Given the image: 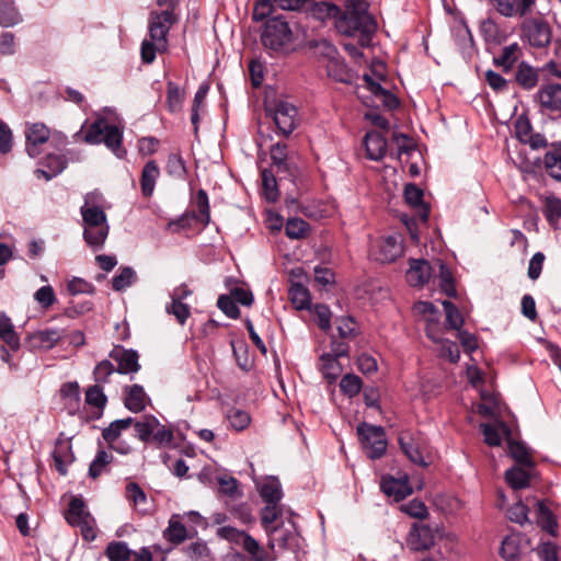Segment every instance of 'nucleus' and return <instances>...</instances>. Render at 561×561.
Instances as JSON below:
<instances>
[{"instance_id":"cd10ccee","label":"nucleus","mask_w":561,"mask_h":561,"mask_svg":"<svg viewBox=\"0 0 561 561\" xmlns=\"http://www.w3.org/2000/svg\"><path fill=\"white\" fill-rule=\"evenodd\" d=\"M125 407L134 412L138 413L145 410L148 401V397L144 388L139 385H133L125 388Z\"/></svg>"},{"instance_id":"c85d7f7f","label":"nucleus","mask_w":561,"mask_h":561,"mask_svg":"<svg viewBox=\"0 0 561 561\" xmlns=\"http://www.w3.org/2000/svg\"><path fill=\"white\" fill-rule=\"evenodd\" d=\"M160 176V169L156 161H148L141 171L140 188L145 197H150L153 194L157 180Z\"/></svg>"},{"instance_id":"bb28decb","label":"nucleus","mask_w":561,"mask_h":561,"mask_svg":"<svg viewBox=\"0 0 561 561\" xmlns=\"http://www.w3.org/2000/svg\"><path fill=\"white\" fill-rule=\"evenodd\" d=\"M367 157L370 160H381L387 152V139L378 131H369L364 138Z\"/></svg>"},{"instance_id":"393cba45","label":"nucleus","mask_w":561,"mask_h":561,"mask_svg":"<svg viewBox=\"0 0 561 561\" xmlns=\"http://www.w3.org/2000/svg\"><path fill=\"white\" fill-rule=\"evenodd\" d=\"M432 272L426 260H412L407 271V282L413 287H422L430 280Z\"/></svg>"},{"instance_id":"412c9836","label":"nucleus","mask_w":561,"mask_h":561,"mask_svg":"<svg viewBox=\"0 0 561 561\" xmlns=\"http://www.w3.org/2000/svg\"><path fill=\"white\" fill-rule=\"evenodd\" d=\"M196 531L188 530L183 524V516L180 514L171 515L167 528L163 530V538L174 546L183 543L191 538Z\"/></svg>"},{"instance_id":"338daca9","label":"nucleus","mask_w":561,"mask_h":561,"mask_svg":"<svg viewBox=\"0 0 561 561\" xmlns=\"http://www.w3.org/2000/svg\"><path fill=\"white\" fill-rule=\"evenodd\" d=\"M500 553L506 561H515L519 556L518 540L515 537H506L502 541Z\"/></svg>"},{"instance_id":"69168bd1","label":"nucleus","mask_w":561,"mask_h":561,"mask_svg":"<svg viewBox=\"0 0 561 561\" xmlns=\"http://www.w3.org/2000/svg\"><path fill=\"white\" fill-rule=\"evenodd\" d=\"M165 310L168 313L173 314L181 325H184L191 316L190 306L180 301L171 300V304L165 307Z\"/></svg>"},{"instance_id":"0e129e2a","label":"nucleus","mask_w":561,"mask_h":561,"mask_svg":"<svg viewBox=\"0 0 561 561\" xmlns=\"http://www.w3.org/2000/svg\"><path fill=\"white\" fill-rule=\"evenodd\" d=\"M227 419L232 428L243 431L251 422V417L247 411L240 409H231L227 414Z\"/></svg>"},{"instance_id":"13d9d810","label":"nucleus","mask_w":561,"mask_h":561,"mask_svg":"<svg viewBox=\"0 0 561 561\" xmlns=\"http://www.w3.org/2000/svg\"><path fill=\"white\" fill-rule=\"evenodd\" d=\"M136 280V273L131 267H124L112 279V288L121 291L129 287Z\"/></svg>"},{"instance_id":"8fccbe9b","label":"nucleus","mask_w":561,"mask_h":561,"mask_svg":"<svg viewBox=\"0 0 561 561\" xmlns=\"http://www.w3.org/2000/svg\"><path fill=\"white\" fill-rule=\"evenodd\" d=\"M543 215L549 225L556 226L561 218V198L547 196L545 198Z\"/></svg>"},{"instance_id":"e433bc0d","label":"nucleus","mask_w":561,"mask_h":561,"mask_svg":"<svg viewBox=\"0 0 561 561\" xmlns=\"http://www.w3.org/2000/svg\"><path fill=\"white\" fill-rule=\"evenodd\" d=\"M520 47L517 43L505 46L497 57H494V64L504 71H510L517 61Z\"/></svg>"},{"instance_id":"f8f14e48","label":"nucleus","mask_w":561,"mask_h":561,"mask_svg":"<svg viewBox=\"0 0 561 561\" xmlns=\"http://www.w3.org/2000/svg\"><path fill=\"white\" fill-rule=\"evenodd\" d=\"M357 433L369 458L378 459L383 456L387 449V438L381 426L363 423L357 427Z\"/></svg>"},{"instance_id":"7c9ffc66","label":"nucleus","mask_w":561,"mask_h":561,"mask_svg":"<svg viewBox=\"0 0 561 561\" xmlns=\"http://www.w3.org/2000/svg\"><path fill=\"white\" fill-rule=\"evenodd\" d=\"M126 497L139 513L145 515L151 512L149 500L138 483L129 482L127 484Z\"/></svg>"},{"instance_id":"774afa93","label":"nucleus","mask_w":561,"mask_h":561,"mask_svg":"<svg viewBox=\"0 0 561 561\" xmlns=\"http://www.w3.org/2000/svg\"><path fill=\"white\" fill-rule=\"evenodd\" d=\"M537 554L541 561H559V547L551 541L541 542L537 547Z\"/></svg>"},{"instance_id":"9b49d317","label":"nucleus","mask_w":561,"mask_h":561,"mask_svg":"<svg viewBox=\"0 0 561 561\" xmlns=\"http://www.w3.org/2000/svg\"><path fill=\"white\" fill-rule=\"evenodd\" d=\"M266 113L273 117L277 129L284 135H290L297 126V108L286 100L266 103Z\"/></svg>"},{"instance_id":"4d7b16f0","label":"nucleus","mask_w":561,"mask_h":561,"mask_svg":"<svg viewBox=\"0 0 561 561\" xmlns=\"http://www.w3.org/2000/svg\"><path fill=\"white\" fill-rule=\"evenodd\" d=\"M438 268H439V286L442 290L448 296L454 297L456 296V288L454 285V278L450 270L447 267L446 264L438 261Z\"/></svg>"},{"instance_id":"ea45409f","label":"nucleus","mask_w":561,"mask_h":561,"mask_svg":"<svg viewBox=\"0 0 561 561\" xmlns=\"http://www.w3.org/2000/svg\"><path fill=\"white\" fill-rule=\"evenodd\" d=\"M133 424H135L133 417L116 420L102 431V436L107 444L116 443L121 433L129 428Z\"/></svg>"},{"instance_id":"bf43d9fd","label":"nucleus","mask_w":561,"mask_h":561,"mask_svg":"<svg viewBox=\"0 0 561 561\" xmlns=\"http://www.w3.org/2000/svg\"><path fill=\"white\" fill-rule=\"evenodd\" d=\"M263 194L268 202H276L278 198V190L276 179L272 172L264 170L262 172Z\"/></svg>"},{"instance_id":"a19ab883","label":"nucleus","mask_w":561,"mask_h":561,"mask_svg":"<svg viewBox=\"0 0 561 561\" xmlns=\"http://www.w3.org/2000/svg\"><path fill=\"white\" fill-rule=\"evenodd\" d=\"M505 480L514 490L525 489L529 485L530 474L520 467H513L505 472Z\"/></svg>"},{"instance_id":"37998d69","label":"nucleus","mask_w":561,"mask_h":561,"mask_svg":"<svg viewBox=\"0 0 561 561\" xmlns=\"http://www.w3.org/2000/svg\"><path fill=\"white\" fill-rule=\"evenodd\" d=\"M20 21L21 16L13 1L0 0V25L3 27H11Z\"/></svg>"},{"instance_id":"ddd939ff","label":"nucleus","mask_w":561,"mask_h":561,"mask_svg":"<svg viewBox=\"0 0 561 561\" xmlns=\"http://www.w3.org/2000/svg\"><path fill=\"white\" fill-rule=\"evenodd\" d=\"M537 0H489L492 10L505 19L531 15Z\"/></svg>"},{"instance_id":"58836bf2","label":"nucleus","mask_w":561,"mask_h":561,"mask_svg":"<svg viewBox=\"0 0 561 561\" xmlns=\"http://www.w3.org/2000/svg\"><path fill=\"white\" fill-rule=\"evenodd\" d=\"M289 298L293 305L298 310L309 309L311 304V296L305 286L299 283H295L289 288Z\"/></svg>"},{"instance_id":"473e14b6","label":"nucleus","mask_w":561,"mask_h":561,"mask_svg":"<svg viewBox=\"0 0 561 561\" xmlns=\"http://www.w3.org/2000/svg\"><path fill=\"white\" fill-rule=\"evenodd\" d=\"M53 458L57 471L65 476L67 473V465L73 460L70 443L58 438L53 451Z\"/></svg>"},{"instance_id":"9d476101","label":"nucleus","mask_w":561,"mask_h":561,"mask_svg":"<svg viewBox=\"0 0 561 561\" xmlns=\"http://www.w3.org/2000/svg\"><path fill=\"white\" fill-rule=\"evenodd\" d=\"M67 522L81 530L84 540L93 541L96 538L95 520L88 512L82 499L72 497L66 512Z\"/></svg>"},{"instance_id":"680f3d73","label":"nucleus","mask_w":561,"mask_h":561,"mask_svg":"<svg viewBox=\"0 0 561 561\" xmlns=\"http://www.w3.org/2000/svg\"><path fill=\"white\" fill-rule=\"evenodd\" d=\"M117 371V369L114 367V365L107 360L104 359L100 362L94 370H93V377L95 385L102 386L103 383H106L110 381V377Z\"/></svg>"},{"instance_id":"6e6d98bb","label":"nucleus","mask_w":561,"mask_h":561,"mask_svg":"<svg viewBox=\"0 0 561 561\" xmlns=\"http://www.w3.org/2000/svg\"><path fill=\"white\" fill-rule=\"evenodd\" d=\"M362 379L354 374L344 375L340 382L341 391L350 398L357 396L362 390Z\"/></svg>"},{"instance_id":"3c124183","label":"nucleus","mask_w":561,"mask_h":561,"mask_svg":"<svg viewBox=\"0 0 561 561\" xmlns=\"http://www.w3.org/2000/svg\"><path fill=\"white\" fill-rule=\"evenodd\" d=\"M280 515L282 508L278 504L266 503V506L261 512V523L266 533L277 526L276 523Z\"/></svg>"},{"instance_id":"7ed1b4c3","label":"nucleus","mask_w":561,"mask_h":561,"mask_svg":"<svg viewBox=\"0 0 561 561\" xmlns=\"http://www.w3.org/2000/svg\"><path fill=\"white\" fill-rule=\"evenodd\" d=\"M413 310L417 314L425 317L426 334L435 343L439 344V355L451 363H457L460 358L458 345L449 340H444L439 335V311L427 301H420L414 305Z\"/></svg>"},{"instance_id":"20e7f679","label":"nucleus","mask_w":561,"mask_h":561,"mask_svg":"<svg viewBox=\"0 0 561 561\" xmlns=\"http://www.w3.org/2000/svg\"><path fill=\"white\" fill-rule=\"evenodd\" d=\"M84 140L91 145L104 142L115 156L123 158L126 153L122 147L123 135L115 125H110L104 118L96 119L88 128Z\"/></svg>"},{"instance_id":"f704fd0d","label":"nucleus","mask_w":561,"mask_h":561,"mask_svg":"<svg viewBox=\"0 0 561 561\" xmlns=\"http://www.w3.org/2000/svg\"><path fill=\"white\" fill-rule=\"evenodd\" d=\"M516 82L525 90L535 88L538 83L537 70L526 62L519 64L515 73Z\"/></svg>"},{"instance_id":"c9c22d12","label":"nucleus","mask_w":561,"mask_h":561,"mask_svg":"<svg viewBox=\"0 0 561 561\" xmlns=\"http://www.w3.org/2000/svg\"><path fill=\"white\" fill-rule=\"evenodd\" d=\"M0 337L12 350H19L20 337L14 331V327L11 322V319L3 312H0Z\"/></svg>"},{"instance_id":"79ce46f5","label":"nucleus","mask_w":561,"mask_h":561,"mask_svg":"<svg viewBox=\"0 0 561 561\" xmlns=\"http://www.w3.org/2000/svg\"><path fill=\"white\" fill-rule=\"evenodd\" d=\"M321 371L323 377L329 381L333 382L336 378L342 374L343 367L339 362V358H335L334 355H325L321 356Z\"/></svg>"},{"instance_id":"c03bdc74","label":"nucleus","mask_w":561,"mask_h":561,"mask_svg":"<svg viewBox=\"0 0 561 561\" xmlns=\"http://www.w3.org/2000/svg\"><path fill=\"white\" fill-rule=\"evenodd\" d=\"M537 519L539 526L552 536L557 535L558 523L551 511L542 503H537Z\"/></svg>"},{"instance_id":"5fc2aeb1","label":"nucleus","mask_w":561,"mask_h":561,"mask_svg":"<svg viewBox=\"0 0 561 561\" xmlns=\"http://www.w3.org/2000/svg\"><path fill=\"white\" fill-rule=\"evenodd\" d=\"M165 169L167 173L175 179H184L187 173L185 162L179 153H171L168 157Z\"/></svg>"},{"instance_id":"5701e85b","label":"nucleus","mask_w":561,"mask_h":561,"mask_svg":"<svg viewBox=\"0 0 561 561\" xmlns=\"http://www.w3.org/2000/svg\"><path fill=\"white\" fill-rule=\"evenodd\" d=\"M110 357L117 362V373L119 374H133L140 369L139 356L134 350H125L117 346L110 353Z\"/></svg>"},{"instance_id":"a878e982","label":"nucleus","mask_w":561,"mask_h":561,"mask_svg":"<svg viewBox=\"0 0 561 561\" xmlns=\"http://www.w3.org/2000/svg\"><path fill=\"white\" fill-rule=\"evenodd\" d=\"M423 191L415 184H408L404 188L405 202L416 210L420 220L426 222L430 216V208L423 202Z\"/></svg>"},{"instance_id":"4c0bfd02","label":"nucleus","mask_w":561,"mask_h":561,"mask_svg":"<svg viewBox=\"0 0 561 561\" xmlns=\"http://www.w3.org/2000/svg\"><path fill=\"white\" fill-rule=\"evenodd\" d=\"M266 534L268 536L267 546L271 550H274L276 547L279 549H286L289 545V540L293 539L291 530L284 528L283 525H277Z\"/></svg>"},{"instance_id":"39448f33","label":"nucleus","mask_w":561,"mask_h":561,"mask_svg":"<svg viewBox=\"0 0 561 561\" xmlns=\"http://www.w3.org/2000/svg\"><path fill=\"white\" fill-rule=\"evenodd\" d=\"M136 436L144 443H153L157 447L169 446L174 438L173 431L161 424L153 415H145L135 421Z\"/></svg>"},{"instance_id":"49530a36","label":"nucleus","mask_w":561,"mask_h":561,"mask_svg":"<svg viewBox=\"0 0 561 561\" xmlns=\"http://www.w3.org/2000/svg\"><path fill=\"white\" fill-rule=\"evenodd\" d=\"M113 459L114 458L111 453L103 449L99 450L90 465L89 477L92 479L99 478L104 471H106L107 466L113 461Z\"/></svg>"},{"instance_id":"6e6552de","label":"nucleus","mask_w":561,"mask_h":561,"mask_svg":"<svg viewBox=\"0 0 561 561\" xmlns=\"http://www.w3.org/2000/svg\"><path fill=\"white\" fill-rule=\"evenodd\" d=\"M522 19L523 21L519 25L520 37L533 47H547L551 42V27L549 23L539 16L527 15Z\"/></svg>"},{"instance_id":"1a4fd4ad","label":"nucleus","mask_w":561,"mask_h":561,"mask_svg":"<svg viewBox=\"0 0 561 561\" xmlns=\"http://www.w3.org/2000/svg\"><path fill=\"white\" fill-rule=\"evenodd\" d=\"M318 48L323 57L328 76L337 82L352 83L354 75L339 56L336 48L328 41L320 42Z\"/></svg>"},{"instance_id":"603ef678","label":"nucleus","mask_w":561,"mask_h":561,"mask_svg":"<svg viewBox=\"0 0 561 561\" xmlns=\"http://www.w3.org/2000/svg\"><path fill=\"white\" fill-rule=\"evenodd\" d=\"M106 556L110 561H129L133 558V550L125 542H111L106 548Z\"/></svg>"},{"instance_id":"6ab92c4d","label":"nucleus","mask_w":561,"mask_h":561,"mask_svg":"<svg viewBox=\"0 0 561 561\" xmlns=\"http://www.w3.org/2000/svg\"><path fill=\"white\" fill-rule=\"evenodd\" d=\"M50 138V129L44 123H31L25 128L26 152L36 158L42 153V146Z\"/></svg>"},{"instance_id":"dca6fc26","label":"nucleus","mask_w":561,"mask_h":561,"mask_svg":"<svg viewBox=\"0 0 561 561\" xmlns=\"http://www.w3.org/2000/svg\"><path fill=\"white\" fill-rule=\"evenodd\" d=\"M103 196L99 192H91L84 196V204L80 208L83 226L106 225L107 217L102 207Z\"/></svg>"},{"instance_id":"f3484780","label":"nucleus","mask_w":561,"mask_h":561,"mask_svg":"<svg viewBox=\"0 0 561 561\" xmlns=\"http://www.w3.org/2000/svg\"><path fill=\"white\" fill-rule=\"evenodd\" d=\"M399 444L401 450L411 462L421 467L428 465L424 459L426 444L420 435H414L411 432H402L399 436Z\"/></svg>"},{"instance_id":"a18cd8bd","label":"nucleus","mask_w":561,"mask_h":561,"mask_svg":"<svg viewBox=\"0 0 561 561\" xmlns=\"http://www.w3.org/2000/svg\"><path fill=\"white\" fill-rule=\"evenodd\" d=\"M185 99L184 91L174 82L169 81L167 85V106L171 113H176L182 108Z\"/></svg>"},{"instance_id":"e2e57ef3","label":"nucleus","mask_w":561,"mask_h":561,"mask_svg":"<svg viewBox=\"0 0 561 561\" xmlns=\"http://www.w3.org/2000/svg\"><path fill=\"white\" fill-rule=\"evenodd\" d=\"M442 305L446 313V323L448 327L450 329L459 330L463 324V319L458 308L449 300H444Z\"/></svg>"},{"instance_id":"de8ad7c7","label":"nucleus","mask_w":561,"mask_h":561,"mask_svg":"<svg viewBox=\"0 0 561 561\" xmlns=\"http://www.w3.org/2000/svg\"><path fill=\"white\" fill-rule=\"evenodd\" d=\"M260 495L266 503L278 504L283 496L279 481L272 479L263 483L260 489Z\"/></svg>"},{"instance_id":"f257e3e1","label":"nucleus","mask_w":561,"mask_h":561,"mask_svg":"<svg viewBox=\"0 0 561 561\" xmlns=\"http://www.w3.org/2000/svg\"><path fill=\"white\" fill-rule=\"evenodd\" d=\"M344 10L329 2H321L319 8L320 11H325L327 16L334 18L339 33L358 36L360 46L368 47L377 31V22L368 12V2L366 0H344Z\"/></svg>"},{"instance_id":"72a5a7b5","label":"nucleus","mask_w":561,"mask_h":561,"mask_svg":"<svg viewBox=\"0 0 561 561\" xmlns=\"http://www.w3.org/2000/svg\"><path fill=\"white\" fill-rule=\"evenodd\" d=\"M480 32L488 43L501 44L506 39L505 32L492 18H486L480 23Z\"/></svg>"},{"instance_id":"c756f323","label":"nucleus","mask_w":561,"mask_h":561,"mask_svg":"<svg viewBox=\"0 0 561 561\" xmlns=\"http://www.w3.org/2000/svg\"><path fill=\"white\" fill-rule=\"evenodd\" d=\"M543 165L552 179L561 181V141L550 146L545 153Z\"/></svg>"},{"instance_id":"864d4df0","label":"nucleus","mask_w":561,"mask_h":561,"mask_svg":"<svg viewBox=\"0 0 561 561\" xmlns=\"http://www.w3.org/2000/svg\"><path fill=\"white\" fill-rule=\"evenodd\" d=\"M508 453L517 463H520L527 468L534 467L531 456L523 444L517 442H510Z\"/></svg>"},{"instance_id":"f03ea898","label":"nucleus","mask_w":561,"mask_h":561,"mask_svg":"<svg viewBox=\"0 0 561 561\" xmlns=\"http://www.w3.org/2000/svg\"><path fill=\"white\" fill-rule=\"evenodd\" d=\"M176 16L170 10L151 12L148 21L149 38L141 43L140 55L145 64H151L157 53H164L168 49V34Z\"/></svg>"},{"instance_id":"2f4dec72","label":"nucleus","mask_w":561,"mask_h":561,"mask_svg":"<svg viewBox=\"0 0 561 561\" xmlns=\"http://www.w3.org/2000/svg\"><path fill=\"white\" fill-rule=\"evenodd\" d=\"M108 224L99 226H83V239L93 250H101L108 236Z\"/></svg>"},{"instance_id":"2eb2a0df","label":"nucleus","mask_w":561,"mask_h":561,"mask_svg":"<svg viewBox=\"0 0 561 561\" xmlns=\"http://www.w3.org/2000/svg\"><path fill=\"white\" fill-rule=\"evenodd\" d=\"M403 253V240L400 234H391L380 238L373 247L371 255L381 263H391Z\"/></svg>"},{"instance_id":"4468645a","label":"nucleus","mask_w":561,"mask_h":561,"mask_svg":"<svg viewBox=\"0 0 561 561\" xmlns=\"http://www.w3.org/2000/svg\"><path fill=\"white\" fill-rule=\"evenodd\" d=\"M195 204L197 214L186 213L181 218L169 224L172 231L178 232L181 229H185L190 226L191 219H196L204 226H207L210 221L209 201L206 191L199 190L196 194Z\"/></svg>"},{"instance_id":"b1692460","label":"nucleus","mask_w":561,"mask_h":561,"mask_svg":"<svg viewBox=\"0 0 561 561\" xmlns=\"http://www.w3.org/2000/svg\"><path fill=\"white\" fill-rule=\"evenodd\" d=\"M435 541L432 528L427 525H414L409 533L408 545L415 551L430 549Z\"/></svg>"},{"instance_id":"4be33fe9","label":"nucleus","mask_w":561,"mask_h":561,"mask_svg":"<svg viewBox=\"0 0 561 561\" xmlns=\"http://www.w3.org/2000/svg\"><path fill=\"white\" fill-rule=\"evenodd\" d=\"M541 107L549 112L561 113V84L547 83L540 87L536 95Z\"/></svg>"},{"instance_id":"052dcab7","label":"nucleus","mask_w":561,"mask_h":561,"mask_svg":"<svg viewBox=\"0 0 561 561\" xmlns=\"http://www.w3.org/2000/svg\"><path fill=\"white\" fill-rule=\"evenodd\" d=\"M309 229L308 222L301 218H290L286 222L285 232L290 239L304 238Z\"/></svg>"},{"instance_id":"09e8293b","label":"nucleus","mask_w":561,"mask_h":561,"mask_svg":"<svg viewBox=\"0 0 561 561\" xmlns=\"http://www.w3.org/2000/svg\"><path fill=\"white\" fill-rule=\"evenodd\" d=\"M85 403L99 412H102L107 403V398L103 392L102 386L93 385L85 390Z\"/></svg>"},{"instance_id":"aec40b11","label":"nucleus","mask_w":561,"mask_h":561,"mask_svg":"<svg viewBox=\"0 0 561 561\" xmlns=\"http://www.w3.org/2000/svg\"><path fill=\"white\" fill-rule=\"evenodd\" d=\"M380 488L386 495L393 497L397 502L405 499L412 493V488L409 483V477L407 473H402L398 478H393L391 476L382 477Z\"/></svg>"},{"instance_id":"a211bd4d","label":"nucleus","mask_w":561,"mask_h":561,"mask_svg":"<svg viewBox=\"0 0 561 561\" xmlns=\"http://www.w3.org/2000/svg\"><path fill=\"white\" fill-rule=\"evenodd\" d=\"M65 337V330L57 328H46L30 333L26 337V343L30 348L34 351H48L56 346Z\"/></svg>"},{"instance_id":"423d86ee","label":"nucleus","mask_w":561,"mask_h":561,"mask_svg":"<svg viewBox=\"0 0 561 561\" xmlns=\"http://www.w3.org/2000/svg\"><path fill=\"white\" fill-rule=\"evenodd\" d=\"M291 30L283 18L273 16L265 21L261 33V42L264 47L279 51L291 42Z\"/></svg>"},{"instance_id":"0eeeda50","label":"nucleus","mask_w":561,"mask_h":561,"mask_svg":"<svg viewBox=\"0 0 561 561\" xmlns=\"http://www.w3.org/2000/svg\"><path fill=\"white\" fill-rule=\"evenodd\" d=\"M217 536L231 543L240 545L251 556L253 561L275 560V557H271L261 548L257 540L243 530L231 526H224L217 529Z\"/></svg>"}]
</instances>
